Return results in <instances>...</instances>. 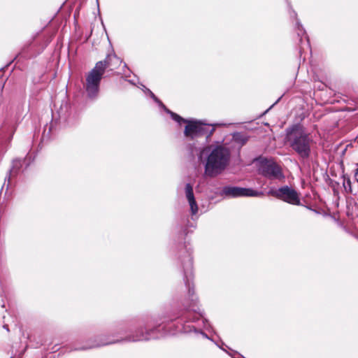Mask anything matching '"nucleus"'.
I'll list each match as a JSON object with an SVG mask.
<instances>
[{
    "instance_id": "1",
    "label": "nucleus",
    "mask_w": 358,
    "mask_h": 358,
    "mask_svg": "<svg viewBox=\"0 0 358 358\" xmlns=\"http://www.w3.org/2000/svg\"><path fill=\"white\" fill-rule=\"evenodd\" d=\"M184 278L185 285L188 289L187 296L183 299L182 305L187 311V315L184 318L186 322H195L199 319H202L203 328L208 330L211 328L209 322L203 317V313L201 311L198 306V298L194 294V286L192 284V259L190 255H187L184 266Z\"/></svg>"
},
{
    "instance_id": "2",
    "label": "nucleus",
    "mask_w": 358,
    "mask_h": 358,
    "mask_svg": "<svg viewBox=\"0 0 358 358\" xmlns=\"http://www.w3.org/2000/svg\"><path fill=\"white\" fill-rule=\"evenodd\" d=\"M205 156L204 175L214 178L221 174L228 166L231 152L223 145H211L205 148L201 152V158Z\"/></svg>"
},
{
    "instance_id": "3",
    "label": "nucleus",
    "mask_w": 358,
    "mask_h": 358,
    "mask_svg": "<svg viewBox=\"0 0 358 358\" xmlns=\"http://www.w3.org/2000/svg\"><path fill=\"white\" fill-rule=\"evenodd\" d=\"M148 94L153 99V100L159 104V106L163 108L164 110L170 114L171 118L177 122L178 124H181L182 122L186 123V126L184 130V135L186 138H188L190 140H194V138L203 136L204 135H207V138L210 137L213 132L215 131V126L219 127H227L231 125V124L227 123H217L213 124V127L209 129L208 127L201 121H198L194 119L186 120L178 115V114L171 111L167 109L166 106L157 99V97L148 89H146Z\"/></svg>"
},
{
    "instance_id": "4",
    "label": "nucleus",
    "mask_w": 358,
    "mask_h": 358,
    "mask_svg": "<svg viewBox=\"0 0 358 358\" xmlns=\"http://www.w3.org/2000/svg\"><path fill=\"white\" fill-rule=\"evenodd\" d=\"M285 141L301 157L308 158L310 156L313 141L301 126L295 124L287 128Z\"/></svg>"
},
{
    "instance_id": "5",
    "label": "nucleus",
    "mask_w": 358,
    "mask_h": 358,
    "mask_svg": "<svg viewBox=\"0 0 358 358\" xmlns=\"http://www.w3.org/2000/svg\"><path fill=\"white\" fill-rule=\"evenodd\" d=\"M105 64L97 62L95 66L86 74L84 87L90 98L96 97L99 93V85L104 74Z\"/></svg>"
},
{
    "instance_id": "6",
    "label": "nucleus",
    "mask_w": 358,
    "mask_h": 358,
    "mask_svg": "<svg viewBox=\"0 0 358 358\" xmlns=\"http://www.w3.org/2000/svg\"><path fill=\"white\" fill-rule=\"evenodd\" d=\"M157 331H158V327H155L153 329H147L141 327L138 329L135 334L129 335L124 338L120 340V341H127V342H137V341H148L152 338H158V335L157 334ZM119 342V341H106L101 343H96L91 345L83 346L80 348H78L77 350H87L93 348H97L106 345L113 344L115 343Z\"/></svg>"
},
{
    "instance_id": "7",
    "label": "nucleus",
    "mask_w": 358,
    "mask_h": 358,
    "mask_svg": "<svg viewBox=\"0 0 358 358\" xmlns=\"http://www.w3.org/2000/svg\"><path fill=\"white\" fill-rule=\"evenodd\" d=\"M258 171L266 178L281 180L285 178L281 167L273 159H261L258 161Z\"/></svg>"
},
{
    "instance_id": "8",
    "label": "nucleus",
    "mask_w": 358,
    "mask_h": 358,
    "mask_svg": "<svg viewBox=\"0 0 358 358\" xmlns=\"http://www.w3.org/2000/svg\"><path fill=\"white\" fill-rule=\"evenodd\" d=\"M267 194L292 205L300 204L299 193L294 189L287 185L278 189L272 188L268 192Z\"/></svg>"
},
{
    "instance_id": "9",
    "label": "nucleus",
    "mask_w": 358,
    "mask_h": 358,
    "mask_svg": "<svg viewBox=\"0 0 358 358\" xmlns=\"http://www.w3.org/2000/svg\"><path fill=\"white\" fill-rule=\"evenodd\" d=\"M221 194L229 197L253 196L260 197L264 195L262 191H257L252 188L226 186L223 187Z\"/></svg>"
},
{
    "instance_id": "10",
    "label": "nucleus",
    "mask_w": 358,
    "mask_h": 358,
    "mask_svg": "<svg viewBox=\"0 0 358 358\" xmlns=\"http://www.w3.org/2000/svg\"><path fill=\"white\" fill-rule=\"evenodd\" d=\"M185 196L190 206L192 215H194L198 212V206L195 201L193 187L189 183H187L185 189Z\"/></svg>"
},
{
    "instance_id": "11",
    "label": "nucleus",
    "mask_w": 358,
    "mask_h": 358,
    "mask_svg": "<svg viewBox=\"0 0 358 358\" xmlns=\"http://www.w3.org/2000/svg\"><path fill=\"white\" fill-rule=\"evenodd\" d=\"M99 62L105 64L104 71L107 68H109L110 71H113L120 66L122 60L115 54H109L103 61H100Z\"/></svg>"
},
{
    "instance_id": "12",
    "label": "nucleus",
    "mask_w": 358,
    "mask_h": 358,
    "mask_svg": "<svg viewBox=\"0 0 358 358\" xmlns=\"http://www.w3.org/2000/svg\"><path fill=\"white\" fill-rule=\"evenodd\" d=\"M231 140L238 148H241L247 143L248 137L241 132H234L232 134Z\"/></svg>"
},
{
    "instance_id": "13",
    "label": "nucleus",
    "mask_w": 358,
    "mask_h": 358,
    "mask_svg": "<svg viewBox=\"0 0 358 358\" xmlns=\"http://www.w3.org/2000/svg\"><path fill=\"white\" fill-rule=\"evenodd\" d=\"M296 27H297V34L300 37V41H302V36L303 35H306L305 30L303 29L302 25L296 22Z\"/></svg>"
},
{
    "instance_id": "14",
    "label": "nucleus",
    "mask_w": 358,
    "mask_h": 358,
    "mask_svg": "<svg viewBox=\"0 0 358 358\" xmlns=\"http://www.w3.org/2000/svg\"><path fill=\"white\" fill-rule=\"evenodd\" d=\"M343 186L346 190L351 192L352 187H351V181H350V178L344 179Z\"/></svg>"
},
{
    "instance_id": "15",
    "label": "nucleus",
    "mask_w": 358,
    "mask_h": 358,
    "mask_svg": "<svg viewBox=\"0 0 358 358\" xmlns=\"http://www.w3.org/2000/svg\"><path fill=\"white\" fill-rule=\"evenodd\" d=\"M192 329L194 331H195V332H199V333H201V335H202L204 338L209 339V337L207 336V334H205V333H203V332H202V331H197L194 327H192V328H191V329H190L189 331H192Z\"/></svg>"
},
{
    "instance_id": "16",
    "label": "nucleus",
    "mask_w": 358,
    "mask_h": 358,
    "mask_svg": "<svg viewBox=\"0 0 358 358\" xmlns=\"http://www.w3.org/2000/svg\"><path fill=\"white\" fill-rule=\"evenodd\" d=\"M231 356L234 358H245L241 355L238 354V352H234Z\"/></svg>"
},
{
    "instance_id": "17",
    "label": "nucleus",
    "mask_w": 358,
    "mask_h": 358,
    "mask_svg": "<svg viewBox=\"0 0 358 358\" xmlns=\"http://www.w3.org/2000/svg\"><path fill=\"white\" fill-rule=\"evenodd\" d=\"M358 174V169H356V171H355V176H357Z\"/></svg>"
}]
</instances>
